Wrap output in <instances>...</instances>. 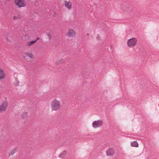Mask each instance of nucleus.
<instances>
[{"label": "nucleus", "mask_w": 159, "mask_h": 159, "mask_svg": "<svg viewBox=\"0 0 159 159\" xmlns=\"http://www.w3.org/2000/svg\"><path fill=\"white\" fill-rule=\"evenodd\" d=\"M131 146L133 147H138L139 146L138 143L136 141H134L131 143Z\"/></svg>", "instance_id": "obj_13"}, {"label": "nucleus", "mask_w": 159, "mask_h": 159, "mask_svg": "<svg viewBox=\"0 0 159 159\" xmlns=\"http://www.w3.org/2000/svg\"><path fill=\"white\" fill-rule=\"evenodd\" d=\"M75 30L73 29H70L68 30L66 33V35L68 37L73 38L75 37Z\"/></svg>", "instance_id": "obj_6"}, {"label": "nucleus", "mask_w": 159, "mask_h": 159, "mask_svg": "<svg viewBox=\"0 0 159 159\" xmlns=\"http://www.w3.org/2000/svg\"><path fill=\"white\" fill-rule=\"evenodd\" d=\"M15 4L19 8L26 7V2L25 0H14Z\"/></svg>", "instance_id": "obj_4"}, {"label": "nucleus", "mask_w": 159, "mask_h": 159, "mask_svg": "<svg viewBox=\"0 0 159 159\" xmlns=\"http://www.w3.org/2000/svg\"><path fill=\"white\" fill-rule=\"evenodd\" d=\"M37 41V40H36L34 41H31L30 42H28L26 45L27 47H30L32 46L33 44H34Z\"/></svg>", "instance_id": "obj_12"}, {"label": "nucleus", "mask_w": 159, "mask_h": 159, "mask_svg": "<svg viewBox=\"0 0 159 159\" xmlns=\"http://www.w3.org/2000/svg\"><path fill=\"white\" fill-rule=\"evenodd\" d=\"M106 153L107 156L112 155L114 153V150L112 148L109 149L107 150Z\"/></svg>", "instance_id": "obj_10"}, {"label": "nucleus", "mask_w": 159, "mask_h": 159, "mask_svg": "<svg viewBox=\"0 0 159 159\" xmlns=\"http://www.w3.org/2000/svg\"><path fill=\"white\" fill-rule=\"evenodd\" d=\"M6 77V74L4 70L0 68V80H4Z\"/></svg>", "instance_id": "obj_9"}, {"label": "nucleus", "mask_w": 159, "mask_h": 159, "mask_svg": "<svg viewBox=\"0 0 159 159\" xmlns=\"http://www.w3.org/2000/svg\"><path fill=\"white\" fill-rule=\"evenodd\" d=\"M66 152H64L61 154V155L60 156V157L61 158H63L64 157V156L66 155Z\"/></svg>", "instance_id": "obj_16"}, {"label": "nucleus", "mask_w": 159, "mask_h": 159, "mask_svg": "<svg viewBox=\"0 0 159 159\" xmlns=\"http://www.w3.org/2000/svg\"><path fill=\"white\" fill-rule=\"evenodd\" d=\"M15 149L11 150L10 151L9 155L10 156L13 155L15 153Z\"/></svg>", "instance_id": "obj_14"}, {"label": "nucleus", "mask_w": 159, "mask_h": 159, "mask_svg": "<svg viewBox=\"0 0 159 159\" xmlns=\"http://www.w3.org/2000/svg\"><path fill=\"white\" fill-rule=\"evenodd\" d=\"M138 40L135 38H133L128 40L127 42V46L129 48L135 46L137 44Z\"/></svg>", "instance_id": "obj_3"}, {"label": "nucleus", "mask_w": 159, "mask_h": 159, "mask_svg": "<svg viewBox=\"0 0 159 159\" xmlns=\"http://www.w3.org/2000/svg\"><path fill=\"white\" fill-rule=\"evenodd\" d=\"M58 61H59V63H62V61L61 60H59Z\"/></svg>", "instance_id": "obj_18"}, {"label": "nucleus", "mask_w": 159, "mask_h": 159, "mask_svg": "<svg viewBox=\"0 0 159 159\" xmlns=\"http://www.w3.org/2000/svg\"><path fill=\"white\" fill-rule=\"evenodd\" d=\"M63 5L67 9L70 10L72 7V2L70 1H65L63 2Z\"/></svg>", "instance_id": "obj_7"}, {"label": "nucleus", "mask_w": 159, "mask_h": 159, "mask_svg": "<svg viewBox=\"0 0 159 159\" xmlns=\"http://www.w3.org/2000/svg\"><path fill=\"white\" fill-rule=\"evenodd\" d=\"M47 35L48 36V39L49 40H50L52 38V36H51V34L50 33H48L47 34Z\"/></svg>", "instance_id": "obj_17"}, {"label": "nucleus", "mask_w": 159, "mask_h": 159, "mask_svg": "<svg viewBox=\"0 0 159 159\" xmlns=\"http://www.w3.org/2000/svg\"><path fill=\"white\" fill-rule=\"evenodd\" d=\"M102 122L101 120H96L93 123L92 126L94 128H96L101 126L102 124Z\"/></svg>", "instance_id": "obj_8"}, {"label": "nucleus", "mask_w": 159, "mask_h": 159, "mask_svg": "<svg viewBox=\"0 0 159 159\" xmlns=\"http://www.w3.org/2000/svg\"><path fill=\"white\" fill-rule=\"evenodd\" d=\"M30 38L29 35L26 34H23L21 36L22 39L24 41H25Z\"/></svg>", "instance_id": "obj_11"}, {"label": "nucleus", "mask_w": 159, "mask_h": 159, "mask_svg": "<svg viewBox=\"0 0 159 159\" xmlns=\"http://www.w3.org/2000/svg\"><path fill=\"white\" fill-rule=\"evenodd\" d=\"M8 106L7 101H2L0 103V112L3 113L7 110Z\"/></svg>", "instance_id": "obj_2"}, {"label": "nucleus", "mask_w": 159, "mask_h": 159, "mask_svg": "<svg viewBox=\"0 0 159 159\" xmlns=\"http://www.w3.org/2000/svg\"><path fill=\"white\" fill-rule=\"evenodd\" d=\"M23 58L26 60L29 59H31L34 58V55L32 52H26L23 55Z\"/></svg>", "instance_id": "obj_5"}, {"label": "nucleus", "mask_w": 159, "mask_h": 159, "mask_svg": "<svg viewBox=\"0 0 159 159\" xmlns=\"http://www.w3.org/2000/svg\"><path fill=\"white\" fill-rule=\"evenodd\" d=\"M13 19L14 20H16L20 18V16L19 15H18L16 16H14L13 17Z\"/></svg>", "instance_id": "obj_15"}, {"label": "nucleus", "mask_w": 159, "mask_h": 159, "mask_svg": "<svg viewBox=\"0 0 159 159\" xmlns=\"http://www.w3.org/2000/svg\"><path fill=\"white\" fill-rule=\"evenodd\" d=\"M39 39V37L37 38V39L36 40H37Z\"/></svg>", "instance_id": "obj_19"}, {"label": "nucleus", "mask_w": 159, "mask_h": 159, "mask_svg": "<svg viewBox=\"0 0 159 159\" xmlns=\"http://www.w3.org/2000/svg\"><path fill=\"white\" fill-rule=\"evenodd\" d=\"M50 107L52 111H57L61 107L60 102L57 99H54L51 103Z\"/></svg>", "instance_id": "obj_1"}]
</instances>
